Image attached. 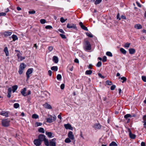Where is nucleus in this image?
Wrapping results in <instances>:
<instances>
[{
	"label": "nucleus",
	"mask_w": 146,
	"mask_h": 146,
	"mask_svg": "<svg viewBox=\"0 0 146 146\" xmlns=\"http://www.w3.org/2000/svg\"><path fill=\"white\" fill-rule=\"evenodd\" d=\"M67 27L69 29H76V25L73 23H68L67 25Z\"/></svg>",
	"instance_id": "obj_8"
},
{
	"label": "nucleus",
	"mask_w": 146,
	"mask_h": 146,
	"mask_svg": "<svg viewBox=\"0 0 146 146\" xmlns=\"http://www.w3.org/2000/svg\"><path fill=\"white\" fill-rule=\"evenodd\" d=\"M43 106L45 108L47 109H51L52 107L51 106L47 103H46L43 105Z\"/></svg>",
	"instance_id": "obj_16"
},
{
	"label": "nucleus",
	"mask_w": 146,
	"mask_h": 146,
	"mask_svg": "<svg viewBox=\"0 0 146 146\" xmlns=\"http://www.w3.org/2000/svg\"><path fill=\"white\" fill-rule=\"evenodd\" d=\"M56 139L55 138L50 140L49 145L50 146H56Z\"/></svg>",
	"instance_id": "obj_6"
},
{
	"label": "nucleus",
	"mask_w": 146,
	"mask_h": 146,
	"mask_svg": "<svg viewBox=\"0 0 146 146\" xmlns=\"http://www.w3.org/2000/svg\"><path fill=\"white\" fill-rule=\"evenodd\" d=\"M9 122L10 121L7 119H3L2 121L3 126L5 127H7L9 126Z\"/></svg>",
	"instance_id": "obj_4"
},
{
	"label": "nucleus",
	"mask_w": 146,
	"mask_h": 146,
	"mask_svg": "<svg viewBox=\"0 0 146 146\" xmlns=\"http://www.w3.org/2000/svg\"><path fill=\"white\" fill-rule=\"evenodd\" d=\"M110 146H117V144L116 143L112 141L110 143L109 145Z\"/></svg>",
	"instance_id": "obj_32"
},
{
	"label": "nucleus",
	"mask_w": 146,
	"mask_h": 146,
	"mask_svg": "<svg viewBox=\"0 0 146 146\" xmlns=\"http://www.w3.org/2000/svg\"><path fill=\"white\" fill-rule=\"evenodd\" d=\"M102 64V62L101 61H99L98 62L96 66L97 67H100L101 66Z\"/></svg>",
	"instance_id": "obj_40"
},
{
	"label": "nucleus",
	"mask_w": 146,
	"mask_h": 146,
	"mask_svg": "<svg viewBox=\"0 0 146 146\" xmlns=\"http://www.w3.org/2000/svg\"><path fill=\"white\" fill-rule=\"evenodd\" d=\"M120 51L123 54H125L126 53V51L123 48H121L120 49Z\"/></svg>",
	"instance_id": "obj_31"
},
{
	"label": "nucleus",
	"mask_w": 146,
	"mask_h": 146,
	"mask_svg": "<svg viewBox=\"0 0 146 146\" xmlns=\"http://www.w3.org/2000/svg\"><path fill=\"white\" fill-rule=\"evenodd\" d=\"M107 60V57L106 56H104L103 58L102 61L103 62H105Z\"/></svg>",
	"instance_id": "obj_48"
},
{
	"label": "nucleus",
	"mask_w": 146,
	"mask_h": 146,
	"mask_svg": "<svg viewBox=\"0 0 146 146\" xmlns=\"http://www.w3.org/2000/svg\"><path fill=\"white\" fill-rule=\"evenodd\" d=\"M12 38L13 39V41H14L18 39V38L17 36L15 35H12Z\"/></svg>",
	"instance_id": "obj_25"
},
{
	"label": "nucleus",
	"mask_w": 146,
	"mask_h": 146,
	"mask_svg": "<svg viewBox=\"0 0 146 146\" xmlns=\"http://www.w3.org/2000/svg\"><path fill=\"white\" fill-rule=\"evenodd\" d=\"M26 89L25 88H23L21 90V93L22 95L24 96H27V95L26 94L27 93L26 92Z\"/></svg>",
	"instance_id": "obj_15"
},
{
	"label": "nucleus",
	"mask_w": 146,
	"mask_h": 146,
	"mask_svg": "<svg viewBox=\"0 0 146 146\" xmlns=\"http://www.w3.org/2000/svg\"><path fill=\"white\" fill-rule=\"evenodd\" d=\"M45 134L46 135H47L50 138L52 136V133L50 132H46Z\"/></svg>",
	"instance_id": "obj_27"
},
{
	"label": "nucleus",
	"mask_w": 146,
	"mask_h": 146,
	"mask_svg": "<svg viewBox=\"0 0 146 146\" xmlns=\"http://www.w3.org/2000/svg\"><path fill=\"white\" fill-rule=\"evenodd\" d=\"M129 52L130 54H133L135 52V50L134 48H130L129 49Z\"/></svg>",
	"instance_id": "obj_22"
},
{
	"label": "nucleus",
	"mask_w": 146,
	"mask_h": 146,
	"mask_svg": "<svg viewBox=\"0 0 146 146\" xmlns=\"http://www.w3.org/2000/svg\"><path fill=\"white\" fill-rule=\"evenodd\" d=\"M12 89L11 88H9L8 89V93H11Z\"/></svg>",
	"instance_id": "obj_56"
},
{
	"label": "nucleus",
	"mask_w": 146,
	"mask_h": 146,
	"mask_svg": "<svg viewBox=\"0 0 146 146\" xmlns=\"http://www.w3.org/2000/svg\"><path fill=\"white\" fill-rule=\"evenodd\" d=\"M142 79L144 82H146V76H142L141 77Z\"/></svg>",
	"instance_id": "obj_46"
},
{
	"label": "nucleus",
	"mask_w": 146,
	"mask_h": 146,
	"mask_svg": "<svg viewBox=\"0 0 146 146\" xmlns=\"http://www.w3.org/2000/svg\"><path fill=\"white\" fill-rule=\"evenodd\" d=\"M38 139L41 142L44 141V144L46 146H49V142L48 140L45 138V136L44 135L42 134L39 135L38 136Z\"/></svg>",
	"instance_id": "obj_1"
},
{
	"label": "nucleus",
	"mask_w": 146,
	"mask_h": 146,
	"mask_svg": "<svg viewBox=\"0 0 146 146\" xmlns=\"http://www.w3.org/2000/svg\"><path fill=\"white\" fill-rule=\"evenodd\" d=\"M115 85H113L112 86L111 88H110V89L111 90H113L115 88Z\"/></svg>",
	"instance_id": "obj_54"
},
{
	"label": "nucleus",
	"mask_w": 146,
	"mask_h": 146,
	"mask_svg": "<svg viewBox=\"0 0 146 146\" xmlns=\"http://www.w3.org/2000/svg\"><path fill=\"white\" fill-rule=\"evenodd\" d=\"M79 24L80 26L81 27V28L82 29L86 31H88V29L87 27L83 25V23L82 22H80Z\"/></svg>",
	"instance_id": "obj_14"
},
{
	"label": "nucleus",
	"mask_w": 146,
	"mask_h": 146,
	"mask_svg": "<svg viewBox=\"0 0 146 146\" xmlns=\"http://www.w3.org/2000/svg\"><path fill=\"white\" fill-rule=\"evenodd\" d=\"M46 29H50L52 28V27L50 25H47L45 27Z\"/></svg>",
	"instance_id": "obj_45"
},
{
	"label": "nucleus",
	"mask_w": 146,
	"mask_h": 146,
	"mask_svg": "<svg viewBox=\"0 0 146 146\" xmlns=\"http://www.w3.org/2000/svg\"><path fill=\"white\" fill-rule=\"evenodd\" d=\"M106 55L112 57V53L110 52H107L106 53Z\"/></svg>",
	"instance_id": "obj_36"
},
{
	"label": "nucleus",
	"mask_w": 146,
	"mask_h": 146,
	"mask_svg": "<svg viewBox=\"0 0 146 146\" xmlns=\"http://www.w3.org/2000/svg\"><path fill=\"white\" fill-rule=\"evenodd\" d=\"M124 117L125 119H127L128 117H132V116L131 115L128 114L125 115Z\"/></svg>",
	"instance_id": "obj_34"
},
{
	"label": "nucleus",
	"mask_w": 146,
	"mask_h": 146,
	"mask_svg": "<svg viewBox=\"0 0 146 146\" xmlns=\"http://www.w3.org/2000/svg\"><path fill=\"white\" fill-rule=\"evenodd\" d=\"M50 117L46 119V122H47L51 123L56 120V117L55 115H54L53 117L51 115H50Z\"/></svg>",
	"instance_id": "obj_3"
},
{
	"label": "nucleus",
	"mask_w": 146,
	"mask_h": 146,
	"mask_svg": "<svg viewBox=\"0 0 146 146\" xmlns=\"http://www.w3.org/2000/svg\"><path fill=\"white\" fill-rule=\"evenodd\" d=\"M64 126L65 128L66 129H69L70 130H72L73 128L71 125L69 123L65 124L64 125Z\"/></svg>",
	"instance_id": "obj_13"
},
{
	"label": "nucleus",
	"mask_w": 146,
	"mask_h": 146,
	"mask_svg": "<svg viewBox=\"0 0 146 146\" xmlns=\"http://www.w3.org/2000/svg\"><path fill=\"white\" fill-rule=\"evenodd\" d=\"M9 112L8 111H3L0 112V115L5 116V117H8L9 116Z\"/></svg>",
	"instance_id": "obj_7"
},
{
	"label": "nucleus",
	"mask_w": 146,
	"mask_h": 146,
	"mask_svg": "<svg viewBox=\"0 0 146 146\" xmlns=\"http://www.w3.org/2000/svg\"><path fill=\"white\" fill-rule=\"evenodd\" d=\"M46 22V21L44 19H41L40 20V22L41 24H43L45 23Z\"/></svg>",
	"instance_id": "obj_43"
},
{
	"label": "nucleus",
	"mask_w": 146,
	"mask_h": 146,
	"mask_svg": "<svg viewBox=\"0 0 146 146\" xmlns=\"http://www.w3.org/2000/svg\"><path fill=\"white\" fill-rule=\"evenodd\" d=\"M119 78H120L121 80H123V81L122 82V83H123L124 82L126 81L127 80L126 78L124 77H119Z\"/></svg>",
	"instance_id": "obj_35"
},
{
	"label": "nucleus",
	"mask_w": 146,
	"mask_h": 146,
	"mask_svg": "<svg viewBox=\"0 0 146 146\" xmlns=\"http://www.w3.org/2000/svg\"><path fill=\"white\" fill-rule=\"evenodd\" d=\"M66 19L65 20L64 19L63 17H61L60 18V21L61 22L63 23L65 22Z\"/></svg>",
	"instance_id": "obj_52"
},
{
	"label": "nucleus",
	"mask_w": 146,
	"mask_h": 146,
	"mask_svg": "<svg viewBox=\"0 0 146 146\" xmlns=\"http://www.w3.org/2000/svg\"><path fill=\"white\" fill-rule=\"evenodd\" d=\"M23 70L19 68L18 72L20 74H21L23 72Z\"/></svg>",
	"instance_id": "obj_44"
},
{
	"label": "nucleus",
	"mask_w": 146,
	"mask_h": 146,
	"mask_svg": "<svg viewBox=\"0 0 146 146\" xmlns=\"http://www.w3.org/2000/svg\"><path fill=\"white\" fill-rule=\"evenodd\" d=\"M136 3L137 5L139 7H141V5L140 4V3H139L138 2H136Z\"/></svg>",
	"instance_id": "obj_61"
},
{
	"label": "nucleus",
	"mask_w": 146,
	"mask_h": 146,
	"mask_svg": "<svg viewBox=\"0 0 146 146\" xmlns=\"http://www.w3.org/2000/svg\"><path fill=\"white\" fill-rule=\"evenodd\" d=\"M61 113H60V114L58 115V118L59 119L61 120L62 119V117L61 115Z\"/></svg>",
	"instance_id": "obj_62"
},
{
	"label": "nucleus",
	"mask_w": 146,
	"mask_h": 146,
	"mask_svg": "<svg viewBox=\"0 0 146 146\" xmlns=\"http://www.w3.org/2000/svg\"><path fill=\"white\" fill-rule=\"evenodd\" d=\"M64 84H62L60 86V88L62 90L64 88Z\"/></svg>",
	"instance_id": "obj_57"
},
{
	"label": "nucleus",
	"mask_w": 146,
	"mask_h": 146,
	"mask_svg": "<svg viewBox=\"0 0 146 146\" xmlns=\"http://www.w3.org/2000/svg\"><path fill=\"white\" fill-rule=\"evenodd\" d=\"M141 146H145V142H142L141 143Z\"/></svg>",
	"instance_id": "obj_64"
},
{
	"label": "nucleus",
	"mask_w": 146,
	"mask_h": 146,
	"mask_svg": "<svg viewBox=\"0 0 146 146\" xmlns=\"http://www.w3.org/2000/svg\"><path fill=\"white\" fill-rule=\"evenodd\" d=\"M35 13V11L34 10L30 11L29 12V13L30 14H34Z\"/></svg>",
	"instance_id": "obj_53"
},
{
	"label": "nucleus",
	"mask_w": 146,
	"mask_h": 146,
	"mask_svg": "<svg viewBox=\"0 0 146 146\" xmlns=\"http://www.w3.org/2000/svg\"><path fill=\"white\" fill-rule=\"evenodd\" d=\"M130 43H126L125 45V47L126 48H129L130 46Z\"/></svg>",
	"instance_id": "obj_51"
},
{
	"label": "nucleus",
	"mask_w": 146,
	"mask_h": 146,
	"mask_svg": "<svg viewBox=\"0 0 146 146\" xmlns=\"http://www.w3.org/2000/svg\"><path fill=\"white\" fill-rule=\"evenodd\" d=\"M84 48L86 51L90 50L91 49V46L90 42L86 39L84 40Z\"/></svg>",
	"instance_id": "obj_2"
},
{
	"label": "nucleus",
	"mask_w": 146,
	"mask_h": 146,
	"mask_svg": "<svg viewBox=\"0 0 146 146\" xmlns=\"http://www.w3.org/2000/svg\"><path fill=\"white\" fill-rule=\"evenodd\" d=\"M106 84L108 85H111L112 84V82L109 81L108 80L106 81Z\"/></svg>",
	"instance_id": "obj_49"
},
{
	"label": "nucleus",
	"mask_w": 146,
	"mask_h": 146,
	"mask_svg": "<svg viewBox=\"0 0 146 146\" xmlns=\"http://www.w3.org/2000/svg\"><path fill=\"white\" fill-rule=\"evenodd\" d=\"M19 106V104L18 103H15L14 105V107L15 108H18Z\"/></svg>",
	"instance_id": "obj_41"
},
{
	"label": "nucleus",
	"mask_w": 146,
	"mask_h": 146,
	"mask_svg": "<svg viewBox=\"0 0 146 146\" xmlns=\"http://www.w3.org/2000/svg\"><path fill=\"white\" fill-rule=\"evenodd\" d=\"M92 64H90L88 66V67L89 69H92Z\"/></svg>",
	"instance_id": "obj_59"
},
{
	"label": "nucleus",
	"mask_w": 146,
	"mask_h": 146,
	"mask_svg": "<svg viewBox=\"0 0 146 146\" xmlns=\"http://www.w3.org/2000/svg\"><path fill=\"white\" fill-rule=\"evenodd\" d=\"M12 91L13 93L15 92L18 88V86L17 85L12 86Z\"/></svg>",
	"instance_id": "obj_24"
},
{
	"label": "nucleus",
	"mask_w": 146,
	"mask_h": 146,
	"mask_svg": "<svg viewBox=\"0 0 146 146\" xmlns=\"http://www.w3.org/2000/svg\"><path fill=\"white\" fill-rule=\"evenodd\" d=\"M68 138H70L71 140H74V136L73 134V133L72 131H70L68 135Z\"/></svg>",
	"instance_id": "obj_12"
},
{
	"label": "nucleus",
	"mask_w": 146,
	"mask_h": 146,
	"mask_svg": "<svg viewBox=\"0 0 146 146\" xmlns=\"http://www.w3.org/2000/svg\"><path fill=\"white\" fill-rule=\"evenodd\" d=\"M128 131L129 133V136L130 138L132 139H134L136 137V135L135 134H133L132 133L130 129H128Z\"/></svg>",
	"instance_id": "obj_9"
},
{
	"label": "nucleus",
	"mask_w": 146,
	"mask_h": 146,
	"mask_svg": "<svg viewBox=\"0 0 146 146\" xmlns=\"http://www.w3.org/2000/svg\"><path fill=\"white\" fill-rule=\"evenodd\" d=\"M94 128L96 129H99L101 128V125L99 123H96L94 125Z\"/></svg>",
	"instance_id": "obj_19"
},
{
	"label": "nucleus",
	"mask_w": 146,
	"mask_h": 146,
	"mask_svg": "<svg viewBox=\"0 0 146 146\" xmlns=\"http://www.w3.org/2000/svg\"><path fill=\"white\" fill-rule=\"evenodd\" d=\"M98 75L99 76H100L102 78H104V76H102V74L100 73H98Z\"/></svg>",
	"instance_id": "obj_60"
},
{
	"label": "nucleus",
	"mask_w": 146,
	"mask_h": 146,
	"mask_svg": "<svg viewBox=\"0 0 146 146\" xmlns=\"http://www.w3.org/2000/svg\"><path fill=\"white\" fill-rule=\"evenodd\" d=\"M86 35L89 37L92 38L93 37V35L91 33H86Z\"/></svg>",
	"instance_id": "obj_39"
},
{
	"label": "nucleus",
	"mask_w": 146,
	"mask_h": 146,
	"mask_svg": "<svg viewBox=\"0 0 146 146\" xmlns=\"http://www.w3.org/2000/svg\"><path fill=\"white\" fill-rule=\"evenodd\" d=\"M58 31H59L60 32H61V33H64V31L63 30V29H59L58 30Z\"/></svg>",
	"instance_id": "obj_63"
},
{
	"label": "nucleus",
	"mask_w": 146,
	"mask_h": 146,
	"mask_svg": "<svg viewBox=\"0 0 146 146\" xmlns=\"http://www.w3.org/2000/svg\"><path fill=\"white\" fill-rule=\"evenodd\" d=\"M71 139L69 138H67L65 140V142L66 143H69L71 142Z\"/></svg>",
	"instance_id": "obj_33"
},
{
	"label": "nucleus",
	"mask_w": 146,
	"mask_h": 146,
	"mask_svg": "<svg viewBox=\"0 0 146 146\" xmlns=\"http://www.w3.org/2000/svg\"><path fill=\"white\" fill-rule=\"evenodd\" d=\"M143 127L145 129H146V115H144L143 117Z\"/></svg>",
	"instance_id": "obj_17"
},
{
	"label": "nucleus",
	"mask_w": 146,
	"mask_h": 146,
	"mask_svg": "<svg viewBox=\"0 0 146 146\" xmlns=\"http://www.w3.org/2000/svg\"><path fill=\"white\" fill-rule=\"evenodd\" d=\"M41 143L38 139H35L34 141V143L36 146H40L41 144Z\"/></svg>",
	"instance_id": "obj_10"
},
{
	"label": "nucleus",
	"mask_w": 146,
	"mask_h": 146,
	"mask_svg": "<svg viewBox=\"0 0 146 146\" xmlns=\"http://www.w3.org/2000/svg\"><path fill=\"white\" fill-rule=\"evenodd\" d=\"M62 76L60 74H58L57 76V79L59 80H60L61 79Z\"/></svg>",
	"instance_id": "obj_38"
},
{
	"label": "nucleus",
	"mask_w": 146,
	"mask_h": 146,
	"mask_svg": "<svg viewBox=\"0 0 146 146\" xmlns=\"http://www.w3.org/2000/svg\"><path fill=\"white\" fill-rule=\"evenodd\" d=\"M102 1V0H96L95 2V3L96 5L99 4Z\"/></svg>",
	"instance_id": "obj_42"
},
{
	"label": "nucleus",
	"mask_w": 146,
	"mask_h": 146,
	"mask_svg": "<svg viewBox=\"0 0 146 146\" xmlns=\"http://www.w3.org/2000/svg\"><path fill=\"white\" fill-rule=\"evenodd\" d=\"M60 35L62 38L65 39L66 38V36L64 35L60 34Z\"/></svg>",
	"instance_id": "obj_47"
},
{
	"label": "nucleus",
	"mask_w": 146,
	"mask_h": 146,
	"mask_svg": "<svg viewBox=\"0 0 146 146\" xmlns=\"http://www.w3.org/2000/svg\"><path fill=\"white\" fill-rule=\"evenodd\" d=\"M33 69L32 68H30L26 72V75L27 77V79L29 78L30 77V74L32 73L33 71Z\"/></svg>",
	"instance_id": "obj_5"
},
{
	"label": "nucleus",
	"mask_w": 146,
	"mask_h": 146,
	"mask_svg": "<svg viewBox=\"0 0 146 146\" xmlns=\"http://www.w3.org/2000/svg\"><path fill=\"white\" fill-rule=\"evenodd\" d=\"M22 54L21 53H17V56L18 58L19 61H21L25 59V57H22Z\"/></svg>",
	"instance_id": "obj_11"
},
{
	"label": "nucleus",
	"mask_w": 146,
	"mask_h": 146,
	"mask_svg": "<svg viewBox=\"0 0 146 146\" xmlns=\"http://www.w3.org/2000/svg\"><path fill=\"white\" fill-rule=\"evenodd\" d=\"M25 67V64L22 63L20 64L19 68L24 70Z\"/></svg>",
	"instance_id": "obj_26"
},
{
	"label": "nucleus",
	"mask_w": 146,
	"mask_h": 146,
	"mask_svg": "<svg viewBox=\"0 0 146 146\" xmlns=\"http://www.w3.org/2000/svg\"><path fill=\"white\" fill-rule=\"evenodd\" d=\"M33 118L37 119L38 118V116L36 114H33L32 116Z\"/></svg>",
	"instance_id": "obj_37"
},
{
	"label": "nucleus",
	"mask_w": 146,
	"mask_h": 146,
	"mask_svg": "<svg viewBox=\"0 0 146 146\" xmlns=\"http://www.w3.org/2000/svg\"><path fill=\"white\" fill-rule=\"evenodd\" d=\"M51 69L52 70H54L55 71H57L58 70V67L56 66H53L52 67Z\"/></svg>",
	"instance_id": "obj_29"
},
{
	"label": "nucleus",
	"mask_w": 146,
	"mask_h": 146,
	"mask_svg": "<svg viewBox=\"0 0 146 146\" xmlns=\"http://www.w3.org/2000/svg\"><path fill=\"white\" fill-rule=\"evenodd\" d=\"M134 27L135 28L139 29H140L142 28V26L140 24H136L134 26Z\"/></svg>",
	"instance_id": "obj_23"
},
{
	"label": "nucleus",
	"mask_w": 146,
	"mask_h": 146,
	"mask_svg": "<svg viewBox=\"0 0 146 146\" xmlns=\"http://www.w3.org/2000/svg\"><path fill=\"white\" fill-rule=\"evenodd\" d=\"M36 124L37 126H38L42 125V123H41L36 122Z\"/></svg>",
	"instance_id": "obj_58"
},
{
	"label": "nucleus",
	"mask_w": 146,
	"mask_h": 146,
	"mask_svg": "<svg viewBox=\"0 0 146 146\" xmlns=\"http://www.w3.org/2000/svg\"><path fill=\"white\" fill-rule=\"evenodd\" d=\"M4 51L5 52L6 56H8L9 55L8 49L7 47H5L4 48Z\"/></svg>",
	"instance_id": "obj_21"
},
{
	"label": "nucleus",
	"mask_w": 146,
	"mask_h": 146,
	"mask_svg": "<svg viewBox=\"0 0 146 146\" xmlns=\"http://www.w3.org/2000/svg\"><path fill=\"white\" fill-rule=\"evenodd\" d=\"M53 60L56 63H57L58 61V58L56 56H54L53 58Z\"/></svg>",
	"instance_id": "obj_20"
},
{
	"label": "nucleus",
	"mask_w": 146,
	"mask_h": 146,
	"mask_svg": "<svg viewBox=\"0 0 146 146\" xmlns=\"http://www.w3.org/2000/svg\"><path fill=\"white\" fill-rule=\"evenodd\" d=\"M48 49L50 51H51L53 49V47L52 46H49L48 47Z\"/></svg>",
	"instance_id": "obj_55"
},
{
	"label": "nucleus",
	"mask_w": 146,
	"mask_h": 146,
	"mask_svg": "<svg viewBox=\"0 0 146 146\" xmlns=\"http://www.w3.org/2000/svg\"><path fill=\"white\" fill-rule=\"evenodd\" d=\"M12 34V32L9 31H6L4 33V36H10Z\"/></svg>",
	"instance_id": "obj_18"
},
{
	"label": "nucleus",
	"mask_w": 146,
	"mask_h": 146,
	"mask_svg": "<svg viewBox=\"0 0 146 146\" xmlns=\"http://www.w3.org/2000/svg\"><path fill=\"white\" fill-rule=\"evenodd\" d=\"M38 131L39 132L42 133H44V131L43 128L42 127H40L38 130Z\"/></svg>",
	"instance_id": "obj_30"
},
{
	"label": "nucleus",
	"mask_w": 146,
	"mask_h": 146,
	"mask_svg": "<svg viewBox=\"0 0 146 146\" xmlns=\"http://www.w3.org/2000/svg\"><path fill=\"white\" fill-rule=\"evenodd\" d=\"M92 73V72L91 70H87L85 72V74L86 75H90Z\"/></svg>",
	"instance_id": "obj_28"
},
{
	"label": "nucleus",
	"mask_w": 146,
	"mask_h": 146,
	"mask_svg": "<svg viewBox=\"0 0 146 146\" xmlns=\"http://www.w3.org/2000/svg\"><path fill=\"white\" fill-rule=\"evenodd\" d=\"M6 15V13L1 12L0 13V16H5Z\"/></svg>",
	"instance_id": "obj_50"
}]
</instances>
